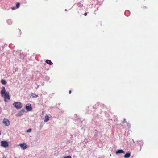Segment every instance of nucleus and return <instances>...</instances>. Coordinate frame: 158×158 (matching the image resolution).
Here are the masks:
<instances>
[{"mask_svg":"<svg viewBox=\"0 0 158 158\" xmlns=\"http://www.w3.org/2000/svg\"><path fill=\"white\" fill-rule=\"evenodd\" d=\"M124 153V151L122 150H118L116 152V154H120V153Z\"/></svg>","mask_w":158,"mask_h":158,"instance_id":"8","label":"nucleus"},{"mask_svg":"<svg viewBox=\"0 0 158 158\" xmlns=\"http://www.w3.org/2000/svg\"><path fill=\"white\" fill-rule=\"evenodd\" d=\"M46 62L50 65H52L53 64V63L50 60H47L46 61Z\"/></svg>","mask_w":158,"mask_h":158,"instance_id":"10","label":"nucleus"},{"mask_svg":"<svg viewBox=\"0 0 158 158\" xmlns=\"http://www.w3.org/2000/svg\"><path fill=\"white\" fill-rule=\"evenodd\" d=\"M64 158H71V156L69 155L67 157H64Z\"/></svg>","mask_w":158,"mask_h":158,"instance_id":"17","label":"nucleus"},{"mask_svg":"<svg viewBox=\"0 0 158 158\" xmlns=\"http://www.w3.org/2000/svg\"><path fill=\"white\" fill-rule=\"evenodd\" d=\"M13 105L17 109H20L22 107V104L19 102H15L13 104Z\"/></svg>","mask_w":158,"mask_h":158,"instance_id":"2","label":"nucleus"},{"mask_svg":"<svg viewBox=\"0 0 158 158\" xmlns=\"http://www.w3.org/2000/svg\"><path fill=\"white\" fill-rule=\"evenodd\" d=\"M2 123L6 126H9L10 125V121L7 119L4 118L3 120Z\"/></svg>","mask_w":158,"mask_h":158,"instance_id":"3","label":"nucleus"},{"mask_svg":"<svg viewBox=\"0 0 158 158\" xmlns=\"http://www.w3.org/2000/svg\"><path fill=\"white\" fill-rule=\"evenodd\" d=\"M9 94V92H7L1 95L2 97L4 98V100L5 102H8L10 99Z\"/></svg>","mask_w":158,"mask_h":158,"instance_id":"1","label":"nucleus"},{"mask_svg":"<svg viewBox=\"0 0 158 158\" xmlns=\"http://www.w3.org/2000/svg\"><path fill=\"white\" fill-rule=\"evenodd\" d=\"M31 130H32L31 128L29 129L28 130L26 131V132L27 133L30 132L31 131Z\"/></svg>","mask_w":158,"mask_h":158,"instance_id":"15","label":"nucleus"},{"mask_svg":"<svg viewBox=\"0 0 158 158\" xmlns=\"http://www.w3.org/2000/svg\"><path fill=\"white\" fill-rule=\"evenodd\" d=\"M20 3L19 2H17L16 4V8H18L20 7Z\"/></svg>","mask_w":158,"mask_h":158,"instance_id":"13","label":"nucleus"},{"mask_svg":"<svg viewBox=\"0 0 158 158\" xmlns=\"http://www.w3.org/2000/svg\"><path fill=\"white\" fill-rule=\"evenodd\" d=\"M7 92H6L5 89V88L4 87H2L1 88V95H2L7 93Z\"/></svg>","mask_w":158,"mask_h":158,"instance_id":"7","label":"nucleus"},{"mask_svg":"<svg viewBox=\"0 0 158 158\" xmlns=\"http://www.w3.org/2000/svg\"><path fill=\"white\" fill-rule=\"evenodd\" d=\"M131 156V154L130 153H127L124 155V157L125 158L129 157Z\"/></svg>","mask_w":158,"mask_h":158,"instance_id":"11","label":"nucleus"},{"mask_svg":"<svg viewBox=\"0 0 158 158\" xmlns=\"http://www.w3.org/2000/svg\"><path fill=\"white\" fill-rule=\"evenodd\" d=\"M49 117L47 115H46L45 116V119L44 120V121L45 122H47L48 120H49Z\"/></svg>","mask_w":158,"mask_h":158,"instance_id":"9","label":"nucleus"},{"mask_svg":"<svg viewBox=\"0 0 158 158\" xmlns=\"http://www.w3.org/2000/svg\"><path fill=\"white\" fill-rule=\"evenodd\" d=\"M84 15L85 16H86L87 15V13H84Z\"/></svg>","mask_w":158,"mask_h":158,"instance_id":"19","label":"nucleus"},{"mask_svg":"<svg viewBox=\"0 0 158 158\" xmlns=\"http://www.w3.org/2000/svg\"><path fill=\"white\" fill-rule=\"evenodd\" d=\"M71 92H72L71 90H70L69 91V93L70 94L71 93Z\"/></svg>","mask_w":158,"mask_h":158,"instance_id":"20","label":"nucleus"},{"mask_svg":"<svg viewBox=\"0 0 158 158\" xmlns=\"http://www.w3.org/2000/svg\"><path fill=\"white\" fill-rule=\"evenodd\" d=\"M1 83L4 85H5L6 84V81L3 79L1 81Z\"/></svg>","mask_w":158,"mask_h":158,"instance_id":"12","label":"nucleus"},{"mask_svg":"<svg viewBox=\"0 0 158 158\" xmlns=\"http://www.w3.org/2000/svg\"><path fill=\"white\" fill-rule=\"evenodd\" d=\"M25 108L27 111H31L32 110V106L30 104L26 105Z\"/></svg>","mask_w":158,"mask_h":158,"instance_id":"4","label":"nucleus"},{"mask_svg":"<svg viewBox=\"0 0 158 158\" xmlns=\"http://www.w3.org/2000/svg\"><path fill=\"white\" fill-rule=\"evenodd\" d=\"M38 97L37 95L35 94L34 96H33V98H35Z\"/></svg>","mask_w":158,"mask_h":158,"instance_id":"18","label":"nucleus"},{"mask_svg":"<svg viewBox=\"0 0 158 158\" xmlns=\"http://www.w3.org/2000/svg\"><path fill=\"white\" fill-rule=\"evenodd\" d=\"M24 112V110H22L21 111H20L19 113V115H21L23 114H21V113H23Z\"/></svg>","mask_w":158,"mask_h":158,"instance_id":"16","label":"nucleus"},{"mask_svg":"<svg viewBox=\"0 0 158 158\" xmlns=\"http://www.w3.org/2000/svg\"><path fill=\"white\" fill-rule=\"evenodd\" d=\"M78 6L79 7L81 8L83 6V5L81 3L79 2L78 3Z\"/></svg>","mask_w":158,"mask_h":158,"instance_id":"14","label":"nucleus"},{"mask_svg":"<svg viewBox=\"0 0 158 158\" xmlns=\"http://www.w3.org/2000/svg\"><path fill=\"white\" fill-rule=\"evenodd\" d=\"M1 143V146L4 147H6L8 145V143L6 141H2Z\"/></svg>","mask_w":158,"mask_h":158,"instance_id":"5","label":"nucleus"},{"mask_svg":"<svg viewBox=\"0 0 158 158\" xmlns=\"http://www.w3.org/2000/svg\"><path fill=\"white\" fill-rule=\"evenodd\" d=\"M11 9H12V10H15V7H12V8H11Z\"/></svg>","mask_w":158,"mask_h":158,"instance_id":"21","label":"nucleus"},{"mask_svg":"<svg viewBox=\"0 0 158 158\" xmlns=\"http://www.w3.org/2000/svg\"><path fill=\"white\" fill-rule=\"evenodd\" d=\"M23 149L24 150L27 148V146L25 143H20L19 144Z\"/></svg>","mask_w":158,"mask_h":158,"instance_id":"6","label":"nucleus"}]
</instances>
